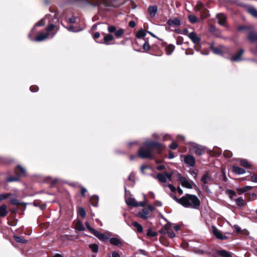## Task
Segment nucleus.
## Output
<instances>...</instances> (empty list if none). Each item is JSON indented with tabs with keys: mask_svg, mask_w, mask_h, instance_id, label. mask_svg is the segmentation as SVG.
I'll return each mask as SVG.
<instances>
[{
	"mask_svg": "<svg viewBox=\"0 0 257 257\" xmlns=\"http://www.w3.org/2000/svg\"><path fill=\"white\" fill-rule=\"evenodd\" d=\"M165 146L163 144L156 141L145 142L143 145L138 150L137 154L131 155V160L140 158L143 160H155V161H163L167 157V154L164 153Z\"/></svg>",
	"mask_w": 257,
	"mask_h": 257,
	"instance_id": "f257e3e1",
	"label": "nucleus"
},
{
	"mask_svg": "<svg viewBox=\"0 0 257 257\" xmlns=\"http://www.w3.org/2000/svg\"><path fill=\"white\" fill-rule=\"evenodd\" d=\"M189 151L204 161L210 157H218L222 154V150L218 147H214L211 150L205 146L196 144L190 146Z\"/></svg>",
	"mask_w": 257,
	"mask_h": 257,
	"instance_id": "f03ea898",
	"label": "nucleus"
},
{
	"mask_svg": "<svg viewBox=\"0 0 257 257\" xmlns=\"http://www.w3.org/2000/svg\"><path fill=\"white\" fill-rule=\"evenodd\" d=\"M182 205L187 208H197L200 205L198 197L194 195L186 194L181 197Z\"/></svg>",
	"mask_w": 257,
	"mask_h": 257,
	"instance_id": "7ed1b4c3",
	"label": "nucleus"
},
{
	"mask_svg": "<svg viewBox=\"0 0 257 257\" xmlns=\"http://www.w3.org/2000/svg\"><path fill=\"white\" fill-rule=\"evenodd\" d=\"M81 2L82 6H90L99 8L101 5L106 7H112V0H74Z\"/></svg>",
	"mask_w": 257,
	"mask_h": 257,
	"instance_id": "20e7f679",
	"label": "nucleus"
},
{
	"mask_svg": "<svg viewBox=\"0 0 257 257\" xmlns=\"http://www.w3.org/2000/svg\"><path fill=\"white\" fill-rule=\"evenodd\" d=\"M177 177L182 186L189 189L192 188V186L193 185V182L188 181L185 177L182 176L180 174H178L177 175Z\"/></svg>",
	"mask_w": 257,
	"mask_h": 257,
	"instance_id": "39448f33",
	"label": "nucleus"
},
{
	"mask_svg": "<svg viewBox=\"0 0 257 257\" xmlns=\"http://www.w3.org/2000/svg\"><path fill=\"white\" fill-rule=\"evenodd\" d=\"M125 202L128 206H132L134 207H138L139 206L144 207L146 205V202L145 201L138 202L135 198L131 197L127 198L125 200Z\"/></svg>",
	"mask_w": 257,
	"mask_h": 257,
	"instance_id": "423d86ee",
	"label": "nucleus"
},
{
	"mask_svg": "<svg viewBox=\"0 0 257 257\" xmlns=\"http://www.w3.org/2000/svg\"><path fill=\"white\" fill-rule=\"evenodd\" d=\"M92 234L102 241H105L109 238L108 233H101L98 231L95 230Z\"/></svg>",
	"mask_w": 257,
	"mask_h": 257,
	"instance_id": "0eeeda50",
	"label": "nucleus"
},
{
	"mask_svg": "<svg viewBox=\"0 0 257 257\" xmlns=\"http://www.w3.org/2000/svg\"><path fill=\"white\" fill-rule=\"evenodd\" d=\"M244 51L243 49H240L238 52L231 57L230 60L233 62H237L242 60V55L243 54Z\"/></svg>",
	"mask_w": 257,
	"mask_h": 257,
	"instance_id": "6e6552de",
	"label": "nucleus"
},
{
	"mask_svg": "<svg viewBox=\"0 0 257 257\" xmlns=\"http://www.w3.org/2000/svg\"><path fill=\"white\" fill-rule=\"evenodd\" d=\"M188 37L195 45L199 44L201 41L200 38H199L194 32L190 33Z\"/></svg>",
	"mask_w": 257,
	"mask_h": 257,
	"instance_id": "1a4fd4ad",
	"label": "nucleus"
},
{
	"mask_svg": "<svg viewBox=\"0 0 257 257\" xmlns=\"http://www.w3.org/2000/svg\"><path fill=\"white\" fill-rule=\"evenodd\" d=\"M156 177L160 182L164 183L166 182L167 179H171V174L168 173H165L164 174H159Z\"/></svg>",
	"mask_w": 257,
	"mask_h": 257,
	"instance_id": "9d476101",
	"label": "nucleus"
},
{
	"mask_svg": "<svg viewBox=\"0 0 257 257\" xmlns=\"http://www.w3.org/2000/svg\"><path fill=\"white\" fill-rule=\"evenodd\" d=\"M212 232L213 234L216 236V238L221 240H224L227 238V237L222 235L221 232L218 230L215 227L213 226L212 227Z\"/></svg>",
	"mask_w": 257,
	"mask_h": 257,
	"instance_id": "9b49d317",
	"label": "nucleus"
},
{
	"mask_svg": "<svg viewBox=\"0 0 257 257\" xmlns=\"http://www.w3.org/2000/svg\"><path fill=\"white\" fill-rule=\"evenodd\" d=\"M163 45L166 46L165 52L167 55H170L175 49V46L173 44L167 45L166 42L163 43Z\"/></svg>",
	"mask_w": 257,
	"mask_h": 257,
	"instance_id": "f8f14e48",
	"label": "nucleus"
},
{
	"mask_svg": "<svg viewBox=\"0 0 257 257\" xmlns=\"http://www.w3.org/2000/svg\"><path fill=\"white\" fill-rule=\"evenodd\" d=\"M150 212L149 209L145 208L141 212L138 213V216L142 219H146L149 218Z\"/></svg>",
	"mask_w": 257,
	"mask_h": 257,
	"instance_id": "ddd939ff",
	"label": "nucleus"
},
{
	"mask_svg": "<svg viewBox=\"0 0 257 257\" xmlns=\"http://www.w3.org/2000/svg\"><path fill=\"white\" fill-rule=\"evenodd\" d=\"M167 24L169 26L173 25L175 26H179L181 24V22L178 18H174L173 19H169L167 21Z\"/></svg>",
	"mask_w": 257,
	"mask_h": 257,
	"instance_id": "4468645a",
	"label": "nucleus"
},
{
	"mask_svg": "<svg viewBox=\"0 0 257 257\" xmlns=\"http://www.w3.org/2000/svg\"><path fill=\"white\" fill-rule=\"evenodd\" d=\"M210 48L211 50L215 54H218V55H222L223 54V51L222 49V46H220L217 47H215L213 46V44H212L210 46Z\"/></svg>",
	"mask_w": 257,
	"mask_h": 257,
	"instance_id": "2eb2a0df",
	"label": "nucleus"
},
{
	"mask_svg": "<svg viewBox=\"0 0 257 257\" xmlns=\"http://www.w3.org/2000/svg\"><path fill=\"white\" fill-rule=\"evenodd\" d=\"M216 18L218 20V24L221 26L225 25L226 21V18L223 14H217Z\"/></svg>",
	"mask_w": 257,
	"mask_h": 257,
	"instance_id": "dca6fc26",
	"label": "nucleus"
},
{
	"mask_svg": "<svg viewBox=\"0 0 257 257\" xmlns=\"http://www.w3.org/2000/svg\"><path fill=\"white\" fill-rule=\"evenodd\" d=\"M48 36V33H45L43 32L40 33L36 37L34 40L38 42H40L47 38Z\"/></svg>",
	"mask_w": 257,
	"mask_h": 257,
	"instance_id": "f3484780",
	"label": "nucleus"
},
{
	"mask_svg": "<svg viewBox=\"0 0 257 257\" xmlns=\"http://www.w3.org/2000/svg\"><path fill=\"white\" fill-rule=\"evenodd\" d=\"M247 39L251 43L257 41V33L253 32H250L247 35Z\"/></svg>",
	"mask_w": 257,
	"mask_h": 257,
	"instance_id": "a211bd4d",
	"label": "nucleus"
},
{
	"mask_svg": "<svg viewBox=\"0 0 257 257\" xmlns=\"http://www.w3.org/2000/svg\"><path fill=\"white\" fill-rule=\"evenodd\" d=\"M201 180L205 184L209 183L212 181V178L208 172H206L201 177Z\"/></svg>",
	"mask_w": 257,
	"mask_h": 257,
	"instance_id": "6ab92c4d",
	"label": "nucleus"
},
{
	"mask_svg": "<svg viewBox=\"0 0 257 257\" xmlns=\"http://www.w3.org/2000/svg\"><path fill=\"white\" fill-rule=\"evenodd\" d=\"M158 10V7L156 5L151 6L148 8V12L151 17H154L156 15Z\"/></svg>",
	"mask_w": 257,
	"mask_h": 257,
	"instance_id": "aec40b11",
	"label": "nucleus"
},
{
	"mask_svg": "<svg viewBox=\"0 0 257 257\" xmlns=\"http://www.w3.org/2000/svg\"><path fill=\"white\" fill-rule=\"evenodd\" d=\"M15 172L19 176L25 175L26 170L21 166H18L15 169Z\"/></svg>",
	"mask_w": 257,
	"mask_h": 257,
	"instance_id": "412c9836",
	"label": "nucleus"
},
{
	"mask_svg": "<svg viewBox=\"0 0 257 257\" xmlns=\"http://www.w3.org/2000/svg\"><path fill=\"white\" fill-rule=\"evenodd\" d=\"M171 224L167 223L165 224L160 230L159 232L163 234H167L171 229Z\"/></svg>",
	"mask_w": 257,
	"mask_h": 257,
	"instance_id": "4be33fe9",
	"label": "nucleus"
},
{
	"mask_svg": "<svg viewBox=\"0 0 257 257\" xmlns=\"http://www.w3.org/2000/svg\"><path fill=\"white\" fill-rule=\"evenodd\" d=\"M109 242L111 244L116 246H119L122 243L121 240L116 237L111 238L109 239Z\"/></svg>",
	"mask_w": 257,
	"mask_h": 257,
	"instance_id": "5701e85b",
	"label": "nucleus"
},
{
	"mask_svg": "<svg viewBox=\"0 0 257 257\" xmlns=\"http://www.w3.org/2000/svg\"><path fill=\"white\" fill-rule=\"evenodd\" d=\"M7 208V206L5 204L0 206V216L4 217L7 215L8 211Z\"/></svg>",
	"mask_w": 257,
	"mask_h": 257,
	"instance_id": "b1692460",
	"label": "nucleus"
},
{
	"mask_svg": "<svg viewBox=\"0 0 257 257\" xmlns=\"http://www.w3.org/2000/svg\"><path fill=\"white\" fill-rule=\"evenodd\" d=\"M232 171L237 174L241 175L245 173V170L241 168H239V167L234 166L232 167Z\"/></svg>",
	"mask_w": 257,
	"mask_h": 257,
	"instance_id": "393cba45",
	"label": "nucleus"
},
{
	"mask_svg": "<svg viewBox=\"0 0 257 257\" xmlns=\"http://www.w3.org/2000/svg\"><path fill=\"white\" fill-rule=\"evenodd\" d=\"M146 35V32L143 30L141 29L136 33V37L137 38L141 39H144Z\"/></svg>",
	"mask_w": 257,
	"mask_h": 257,
	"instance_id": "a878e982",
	"label": "nucleus"
},
{
	"mask_svg": "<svg viewBox=\"0 0 257 257\" xmlns=\"http://www.w3.org/2000/svg\"><path fill=\"white\" fill-rule=\"evenodd\" d=\"M251 188H252V187H251V186H244L241 188H238L237 189V191L239 194H241L242 193L245 192L247 191L251 190Z\"/></svg>",
	"mask_w": 257,
	"mask_h": 257,
	"instance_id": "bb28decb",
	"label": "nucleus"
},
{
	"mask_svg": "<svg viewBox=\"0 0 257 257\" xmlns=\"http://www.w3.org/2000/svg\"><path fill=\"white\" fill-rule=\"evenodd\" d=\"M113 40V36L111 34H107L103 38L104 42L105 44H108V43Z\"/></svg>",
	"mask_w": 257,
	"mask_h": 257,
	"instance_id": "cd10ccee",
	"label": "nucleus"
},
{
	"mask_svg": "<svg viewBox=\"0 0 257 257\" xmlns=\"http://www.w3.org/2000/svg\"><path fill=\"white\" fill-rule=\"evenodd\" d=\"M247 12L253 17L257 18V10L254 8L250 7L248 8Z\"/></svg>",
	"mask_w": 257,
	"mask_h": 257,
	"instance_id": "c85d7f7f",
	"label": "nucleus"
},
{
	"mask_svg": "<svg viewBox=\"0 0 257 257\" xmlns=\"http://www.w3.org/2000/svg\"><path fill=\"white\" fill-rule=\"evenodd\" d=\"M204 5L203 3L201 1H198L195 7V10L196 11L200 12L202 10L204 9Z\"/></svg>",
	"mask_w": 257,
	"mask_h": 257,
	"instance_id": "c756f323",
	"label": "nucleus"
},
{
	"mask_svg": "<svg viewBox=\"0 0 257 257\" xmlns=\"http://www.w3.org/2000/svg\"><path fill=\"white\" fill-rule=\"evenodd\" d=\"M218 253L222 257H232L230 252L224 250H219Z\"/></svg>",
	"mask_w": 257,
	"mask_h": 257,
	"instance_id": "7c9ffc66",
	"label": "nucleus"
},
{
	"mask_svg": "<svg viewBox=\"0 0 257 257\" xmlns=\"http://www.w3.org/2000/svg\"><path fill=\"white\" fill-rule=\"evenodd\" d=\"M145 43L143 44V48L144 51L146 52H148L150 50V46L148 40H145Z\"/></svg>",
	"mask_w": 257,
	"mask_h": 257,
	"instance_id": "2f4dec72",
	"label": "nucleus"
},
{
	"mask_svg": "<svg viewBox=\"0 0 257 257\" xmlns=\"http://www.w3.org/2000/svg\"><path fill=\"white\" fill-rule=\"evenodd\" d=\"M201 16L203 18H206L209 17V11L206 8H204L200 12Z\"/></svg>",
	"mask_w": 257,
	"mask_h": 257,
	"instance_id": "473e14b6",
	"label": "nucleus"
},
{
	"mask_svg": "<svg viewBox=\"0 0 257 257\" xmlns=\"http://www.w3.org/2000/svg\"><path fill=\"white\" fill-rule=\"evenodd\" d=\"M75 229L79 231H83L85 229V227L83 224L80 221H78L75 224Z\"/></svg>",
	"mask_w": 257,
	"mask_h": 257,
	"instance_id": "72a5a7b5",
	"label": "nucleus"
},
{
	"mask_svg": "<svg viewBox=\"0 0 257 257\" xmlns=\"http://www.w3.org/2000/svg\"><path fill=\"white\" fill-rule=\"evenodd\" d=\"M132 225L136 227L138 232H142L143 231V227L138 222L136 221L133 222H132Z\"/></svg>",
	"mask_w": 257,
	"mask_h": 257,
	"instance_id": "f704fd0d",
	"label": "nucleus"
},
{
	"mask_svg": "<svg viewBox=\"0 0 257 257\" xmlns=\"http://www.w3.org/2000/svg\"><path fill=\"white\" fill-rule=\"evenodd\" d=\"M235 202L238 206H243L245 205V201L242 197H239L235 200Z\"/></svg>",
	"mask_w": 257,
	"mask_h": 257,
	"instance_id": "c9c22d12",
	"label": "nucleus"
},
{
	"mask_svg": "<svg viewBox=\"0 0 257 257\" xmlns=\"http://www.w3.org/2000/svg\"><path fill=\"white\" fill-rule=\"evenodd\" d=\"M14 238L16 241L19 243H26L27 242V240H25L23 237L22 236H15Z\"/></svg>",
	"mask_w": 257,
	"mask_h": 257,
	"instance_id": "e433bc0d",
	"label": "nucleus"
},
{
	"mask_svg": "<svg viewBox=\"0 0 257 257\" xmlns=\"http://www.w3.org/2000/svg\"><path fill=\"white\" fill-rule=\"evenodd\" d=\"M20 176H19L18 175L17 176H12L8 177L6 179V181L7 182H16L19 180Z\"/></svg>",
	"mask_w": 257,
	"mask_h": 257,
	"instance_id": "4c0bfd02",
	"label": "nucleus"
},
{
	"mask_svg": "<svg viewBox=\"0 0 257 257\" xmlns=\"http://www.w3.org/2000/svg\"><path fill=\"white\" fill-rule=\"evenodd\" d=\"M188 20L191 23H195L197 22V18L193 15H189L188 16Z\"/></svg>",
	"mask_w": 257,
	"mask_h": 257,
	"instance_id": "58836bf2",
	"label": "nucleus"
},
{
	"mask_svg": "<svg viewBox=\"0 0 257 257\" xmlns=\"http://www.w3.org/2000/svg\"><path fill=\"white\" fill-rule=\"evenodd\" d=\"M241 165L246 169H251L252 165L249 162H241Z\"/></svg>",
	"mask_w": 257,
	"mask_h": 257,
	"instance_id": "ea45409f",
	"label": "nucleus"
},
{
	"mask_svg": "<svg viewBox=\"0 0 257 257\" xmlns=\"http://www.w3.org/2000/svg\"><path fill=\"white\" fill-rule=\"evenodd\" d=\"M223 155V156L226 159L230 158L232 156V152L229 150H225Z\"/></svg>",
	"mask_w": 257,
	"mask_h": 257,
	"instance_id": "a19ab883",
	"label": "nucleus"
},
{
	"mask_svg": "<svg viewBox=\"0 0 257 257\" xmlns=\"http://www.w3.org/2000/svg\"><path fill=\"white\" fill-rule=\"evenodd\" d=\"M124 33V30L122 29H119L118 30H116L115 32L114 33V35L117 38H119L121 37V36Z\"/></svg>",
	"mask_w": 257,
	"mask_h": 257,
	"instance_id": "79ce46f5",
	"label": "nucleus"
},
{
	"mask_svg": "<svg viewBox=\"0 0 257 257\" xmlns=\"http://www.w3.org/2000/svg\"><path fill=\"white\" fill-rule=\"evenodd\" d=\"M89 247L93 252H97L98 250V246L96 244H90Z\"/></svg>",
	"mask_w": 257,
	"mask_h": 257,
	"instance_id": "37998d69",
	"label": "nucleus"
},
{
	"mask_svg": "<svg viewBox=\"0 0 257 257\" xmlns=\"http://www.w3.org/2000/svg\"><path fill=\"white\" fill-rule=\"evenodd\" d=\"M78 214L82 217H85L86 215V212L85 210L81 207H80L78 209Z\"/></svg>",
	"mask_w": 257,
	"mask_h": 257,
	"instance_id": "c03bdc74",
	"label": "nucleus"
},
{
	"mask_svg": "<svg viewBox=\"0 0 257 257\" xmlns=\"http://www.w3.org/2000/svg\"><path fill=\"white\" fill-rule=\"evenodd\" d=\"M183 161H196V159L191 155H186Z\"/></svg>",
	"mask_w": 257,
	"mask_h": 257,
	"instance_id": "a18cd8bd",
	"label": "nucleus"
},
{
	"mask_svg": "<svg viewBox=\"0 0 257 257\" xmlns=\"http://www.w3.org/2000/svg\"><path fill=\"white\" fill-rule=\"evenodd\" d=\"M45 25V21L43 19H42L40 21H39L38 22H37V23H36V24L35 25V27H39V26H44ZM35 29V28H34L33 29V30H32V32H33Z\"/></svg>",
	"mask_w": 257,
	"mask_h": 257,
	"instance_id": "49530a36",
	"label": "nucleus"
},
{
	"mask_svg": "<svg viewBox=\"0 0 257 257\" xmlns=\"http://www.w3.org/2000/svg\"><path fill=\"white\" fill-rule=\"evenodd\" d=\"M11 196L10 193L2 194L0 195V201L7 199Z\"/></svg>",
	"mask_w": 257,
	"mask_h": 257,
	"instance_id": "de8ad7c7",
	"label": "nucleus"
},
{
	"mask_svg": "<svg viewBox=\"0 0 257 257\" xmlns=\"http://www.w3.org/2000/svg\"><path fill=\"white\" fill-rule=\"evenodd\" d=\"M39 89V87L36 85H32L30 87V90L33 92H36L38 91Z\"/></svg>",
	"mask_w": 257,
	"mask_h": 257,
	"instance_id": "09e8293b",
	"label": "nucleus"
},
{
	"mask_svg": "<svg viewBox=\"0 0 257 257\" xmlns=\"http://www.w3.org/2000/svg\"><path fill=\"white\" fill-rule=\"evenodd\" d=\"M86 227L87 229L89 230V231L92 234V233L94 232V231L95 230V229L92 228L90 225H89V223L88 222H85V223Z\"/></svg>",
	"mask_w": 257,
	"mask_h": 257,
	"instance_id": "8fccbe9b",
	"label": "nucleus"
},
{
	"mask_svg": "<svg viewBox=\"0 0 257 257\" xmlns=\"http://www.w3.org/2000/svg\"><path fill=\"white\" fill-rule=\"evenodd\" d=\"M116 30V27L114 26H109L108 27V31L110 33H115Z\"/></svg>",
	"mask_w": 257,
	"mask_h": 257,
	"instance_id": "3c124183",
	"label": "nucleus"
},
{
	"mask_svg": "<svg viewBox=\"0 0 257 257\" xmlns=\"http://www.w3.org/2000/svg\"><path fill=\"white\" fill-rule=\"evenodd\" d=\"M183 42V38L181 36H178L176 41V44L178 45H181Z\"/></svg>",
	"mask_w": 257,
	"mask_h": 257,
	"instance_id": "603ef678",
	"label": "nucleus"
},
{
	"mask_svg": "<svg viewBox=\"0 0 257 257\" xmlns=\"http://www.w3.org/2000/svg\"><path fill=\"white\" fill-rule=\"evenodd\" d=\"M55 25L53 24H50L48 27L46 29V31L48 32H51L54 30Z\"/></svg>",
	"mask_w": 257,
	"mask_h": 257,
	"instance_id": "864d4df0",
	"label": "nucleus"
},
{
	"mask_svg": "<svg viewBox=\"0 0 257 257\" xmlns=\"http://www.w3.org/2000/svg\"><path fill=\"white\" fill-rule=\"evenodd\" d=\"M178 147V145L175 142H172L170 145L169 148L172 150H175Z\"/></svg>",
	"mask_w": 257,
	"mask_h": 257,
	"instance_id": "5fc2aeb1",
	"label": "nucleus"
},
{
	"mask_svg": "<svg viewBox=\"0 0 257 257\" xmlns=\"http://www.w3.org/2000/svg\"><path fill=\"white\" fill-rule=\"evenodd\" d=\"M167 234L168 236L171 238H174L175 236V234L174 232L170 230L169 231Z\"/></svg>",
	"mask_w": 257,
	"mask_h": 257,
	"instance_id": "6e6d98bb",
	"label": "nucleus"
},
{
	"mask_svg": "<svg viewBox=\"0 0 257 257\" xmlns=\"http://www.w3.org/2000/svg\"><path fill=\"white\" fill-rule=\"evenodd\" d=\"M100 37V33L99 32H95L93 35V39L96 41V40Z\"/></svg>",
	"mask_w": 257,
	"mask_h": 257,
	"instance_id": "4d7b16f0",
	"label": "nucleus"
},
{
	"mask_svg": "<svg viewBox=\"0 0 257 257\" xmlns=\"http://www.w3.org/2000/svg\"><path fill=\"white\" fill-rule=\"evenodd\" d=\"M136 23L134 21H131L128 23V26L131 28H134L136 26Z\"/></svg>",
	"mask_w": 257,
	"mask_h": 257,
	"instance_id": "13d9d810",
	"label": "nucleus"
},
{
	"mask_svg": "<svg viewBox=\"0 0 257 257\" xmlns=\"http://www.w3.org/2000/svg\"><path fill=\"white\" fill-rule=\"evenodd\" d=\"M174 154L173 152H172L171 151H169V154H168V159H172L174 158Z\"/></svg>",
	"mask_w": 257,
	"mask_h": 257,
	"instance_id": "bf43d9fd",
	"label": "nucleus"
},
{
	"mask_svg": "<svg viewBox=\"0 0 257 257\" xmlns=\"http://www.w3.org/2000/svg\"><path fill=\"white\" fill-rule=\"evenodd\" d=\"M112 257H120L119 254L116 251L112 252Z\"/></svg>",
	"mask_w": 257,
	"mask_h": 257,
	"instance_id": "052dcab7",
	"label": "nucleus"
},
{
	"mask_svg": "<svg viewBox=\"0 0 257 257\" xmlns=\"http://www.w3.org/2000/svg\"><path fill=\"white\" fill-rule=\"evenodd\" d=\"M68 21L71 24L75 23L76 22V18L75 17L69 18Z\"/></svg>",
	"mask_w": 257,
	"mask_h": 257,
	"instance_id": "680f3d73",
	"label": "nucleus"
},
{
	"mask_svg": "<svg viewBox=\"0 0 257 257\" xmlns=\"http://www.w3.org/2000/svg\"><path fill=\"white\" fill-rule=\"evenodd\" d=\"M251 181L254 182H257V175L251 176Z\"/></svg>",
	"mask_w": 257,
	"mask_h": 257,
	"instance_id": "e2e57ef3",
	"label": "nucleus"
},
{
	"mask_svg": "<svg viewBox=\"0 0 257 257\" xmlns=\"http://www.w3.org/2000/svg\"><path fill=\"white\" fill-rule=\"evenodd\" d=\"M86 191H87V190L85 188H84L83 187H82L81 188V193L83 196L85 195V193L86 192Z\"/></svg>",
	"mask_w": 257,
	"mask_h": 257,
	"instance_id": "0e129e2a",
	"label": "nucleus"
},
{
	"mask_svg": "<svg viewBox=\"0 0 257 257\" xmlns=\"http://www.w3.org/2000/svg\"><path fill=\"white\" fill-rule=\"evenodd\" d=\"M186 54L187 55H192L193 54V51L192 49H188L186 51Z\"/></svg>",
	"mask_w": 257,
	"mask_h": 257,
	"instance_id": "69168bd1",
	"label": "nucleus"
},
{
	"mask_svg": "<svg viewBox=\"0 0 257 257\" xmlns=\"http://www.w3.org/2000/svg\"><path fill=\"white\" fill-rule=\"evenodd\" d=\"M168 187L169 188H170V189L172 191V192H175L176 191V188L174 186H173L171 184H169L168 185Z\"/></svg>",
	"mask_w": 257,
	"mask_h": 257,
	"instance_id": "338daca9",
	"label": "nucleus"
},
{
	"mask_svg": "<svg viewBox=\"0 0 257 257\" xmlns=\"http://www.w3.org/2000/svg\"><path fill=\"white\" fill-rule=\"evenodd\" d=\"M188 166L193 167L195 165V162H185Z\"/></svg>",
	"mask_w": 257,
	"mask_h": 257,
	"instance_id": "774afa93",
	"label": "nucleus"
}]
</instances>
